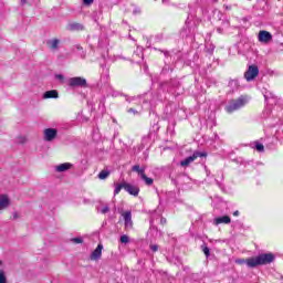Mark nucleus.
I'll list each match as a JSON object with an SVG mask.
<instances>
[{
    "mask_svg": "<svg viewBox=\"0 0 283 283\" xmlns=\"http://www.w3.org/2000/svg\"><path fill=\"white\" fill-rule=\"evenodd\" d=\"M259 74L260 69L258 67V65L253 64L248 67L247 72L244 73V78L245 81L251 82L258 78Z\"/></svg>",
    "mask_w": 283,
    "mask_h": 283,
    "instance_id": "3",
    "label": "nucleus"
},
{
    "mask_svg": "<svg viewBox=\"0 0 283 283\" xmlns=\"http://www.w3.org/2000/svg\"><path fill=\"white\" fill-rule=\"evenodd\" d=\"M70 87H87V80L84 77H71L69 80Z\"/></svg>",
    "mask_w": 283,
    "mask_h": 283,
    "instance_id": "5",
    "label": "nucleus"
},
{
    "mask_svg": "<svg viewBox=\"0 0 283 283\" xmlns=\"http://www.w3.org/2000/svg\"><path fill=\"white\" fill-rule=\"evenodd\" d=\"M109 212V207H104L103 209H102V213H108Z\"/></svg>",
    "mask_w": 283,
    "mask_h": 283,
    "instance_id": "28",
    "label": "nucleus"
},
{
    "mask_svg": "<svg viewBox=\"0 0 283 283\" xmlns=\"http://www.w3.org/2000/svg\"><path fill=\"white\" fill-rule=\"evenodd\" d=\"M56 171L57 172H63V171H67L70 169H72V164L71 163H64V164H61L59 166H56Z\"/></svg>",
    "mask_w": 283,
    "mask_h": 283,
    "instance_id": "14",
    "label": "nucleus"
},
{
    "mask_svg": "<svg viewBox=\"0 0 283 283\" xmlns=\"http://www.w3.org/2000/svg\"><path fill=\"white\" fill-rule=\"evenodd\" d=\"M244 105H247V98L244 96H240L239 98L231 99L229 102V105L226 106V112L228 114H233V112H238V109H241Z\"/></svg>",
    "mask_w": 283,
    "mask_h": 283,
    "instance_id": "2",
    "label": "nucleus"
},
{
    "mask_svg": "<svg viewBox=\"0 0 283 283\" xmlns=\"http://www.w3.org/2000/svg\"><path fill=\"white\" fill-rule=\"evenodd\" d=\"M233 216H240V211H238V210L234 211V212H233Z\"/></svg>",
    "mask_w": 283,
    "mask_h": 283,
    "instance_id": "31",
    "label": "nucleus"
},
{
    "mask_svg": "<svg viewBox=\"0 0 283 283\" xmlns=\"http://www.w3.org/2000/svg\"><path fill=\"white\" fill-rule=\"evenodd\" d=\"M198 158H207V153L195 151L191 156L184 159L180 165L181 167H189V165H191L193 160H198Z\"/></svg>",
    "mask_w": 283,
    "mask_h": 283,
    "instance_id": "4",
    "label": "nucleus"
},
{
    "mask_svg": "<svg viewBox=\"0 0 283 283\" xmlns=\"http://www.w3.org/2000/svg\"><path fill=\"white\" fill-rule=\"evenodd\" d=\"M8 207H10V198H8V195H0V211L8 209Z\"/></svg>",
    "mask_w": 283,
    "mask_h": 283,
    "instance_id": "12",
    "label": "nucleus"
},
{
    "mask_svg": "<svg viewBox=\"0 0 283 283\" xmlns=\"http://www.w3.org/2000/svg\"><path fill=\"white\" fill-rule=\"evenodd\" d=\"M57 134H59V130H56V128H45L44 140H46L48 143H52V140L56 138Z\"/></svg>",
    "mask_w": 283,
    "mask_h": 283,
    "instance_id": "9",
    "label": "nucleus"
},
{
    "mask_svg": "<svg viewBox=\"0 0 283 283\" xmlns=\"http://www.w3.org/2000/svg\"><path fill=\"white\" fill-rule=\"evenodd\" d=\"M44 98H59V91L56 90H51V91H46L44 93Z\"/></svg>",
    "mask_w": 283,
    "mask_h": 283,
    "instance_id": "15",
    "label": "nucleus"
},
{
    "mask_svg": "<svg viewBox=\"0 0 283 283\" xmlns=\"http://www.w3.org/2000/svg\"><path fill=\"white\" fill-rule=\"evenodd\" d=\"M202 252L205 253L206 258H209V255H211V250L207 245L202 247Z\"/></svg>",
    "mask_w": 283,
    "mask_h": 283,
    "instance_id": "23",
    "label": "nucleus"
},
{
    "mask_svg": "<svg viewBox=\"0 0 283 283\" xmlns=\"http://www.w3.org/2000/svg\"><path fill=\"white\" fill-rule=\"evenodd\" d=\"M150 249L154 253H156V251H158V245H150Z\"/></svg>",
    "mask_w": 283,
    "mask_h": 283,
    "instance_id": "29",
    "label": "nucleus"
},
{
    "mask_svg": "<svg viewBox=\"0 0 283 283\" xmlns=\"http://www.w3.org/2000/svg\"><path fill=\"white\" fill-rule=\"evenodd\" d=\"M122 244H127L129 242V237L127 234H124L120 237Z\"/></svg>",
    "mask_w": 283,
    "mask_h": 283,
    "instance_id": "24",
    "label": "nucleus"
},
{
    "mask_svg": "<svg viewBox=\"0 0 283 283\" xmlns=\"http://www.w3.org/2000/svg\"><path fill=\"white\" fill-rule=\"evenodd\" d=\"M84 6H92L94 3V0H83Z\"/></svg>",
    "mask_w": 283,
    "mask_h": 283,
    "instance_id": "27",
    "label": "nucleus"
},
{
    "mask_svg": "<svg viewBox=\"0 0 283 283\" xmlns=\"http://www.w3.org/2000/svg\"><path fill=\"white\" fill-rule=\"evenodd\" d=\"M13 218H19V214L15 212V213L13 214Z\"/></svg>",
    "mask_w": 283,
    "mask_h": 283,
    "instance_id": "33",
    "label": "nucleus"
},
{
    "mask_svg": "<svg viewBox=\"0 0 283 283\" xmlns=\"http://www.w3.org/2000/svg\"><path fill=\"white\" fill-rule=\"evenodd\" d=\"M72 242H74L75 244H83V239L82 238H73Z\"/></svg>",
    "mask_w": 283,
    "mask_h": 283,
    "instance_id": "25",
    "label": "nucleus"
},
{
    "mask_svg": "<svg viewBox=\"0 0 283 283\" xmlns=\"http://www.w3.org/2000/svg\"><path fill=\"white\" fill-rule=\"evenodd\" d=\"M0 283H8V277L6 276V271L0 270Z\"/></svg>",
    "mask_w": 283,
    "mask_h": 283,
    "instance_id": "22",
    "label": "nucleus"
},
{
    "mask_svg": "<svg viewBox=\"0 0 283 283\" xmlns=\"http://www.w3.org/2000/svg\"><path fill=\"white\" fill-rule=\"evenodd\" d=\"M140 178L142 180H144L145 185H147L148 187H150V185H154V179L147 177V174L144 172V176Z\"/></svg>",
    "mask_w": 283,
    "mask_h": 283,
    "instance_id": "19",
    "label": "nucleus"
},
{
    "mask_svg": "<svg viewBox=\"0 0 283 283\" xmlns=\"http://www.w3.org/2000/svg\"><path fill=\"white\" fill-rule=\"evenodd\" d=\"M22 6H24V3H28V0H21Z\"/></svg>",
    "mask_w": 283,
    "mask_h": 283,
    "instance_id": "32",
    "label": "nucleus"
},
{
    "mask_svg": "<svg viewBox=\"0 0 283 283\" xmlns=\"http://www.w3.org/2000/svg\"><path fill=\"white\" fill-rule=\"evenodd\" d=\"M132 171H135V174H138L140 178L145 175V168H140V165L133 166Z\"/></svg>",
    "mask_w": 283,
    "mask_h": 283,
    "instance_id": "17",
    "label": "nucleus"
},
{
    "mask_svg": "<svg viewBox=\"0 0 283 283\" xmlns=\"http://www.w3.org/2000/svg\"><path fill=\"white\" fill-rule=\"evenodd\" d=\"M67 30H70L71 32H81L83 30H85V27H83V24L77 23V22H73L67 24Z\"/></svg>",
    "mask_w": 283,
    "mask_h": 283,
    "instance_id": "11",
    "label": "nucleus"
},
{
    "mask_svg": "<svg viewBox=\"0 0 283 283\" xmlns=\"http://www.w3.org/2000/svg\"><path fill=\"white\" fill-rule=\"evenodd\" d=\"M0 264H1V261H0Z\"/></svg>",
    "mask_w": 283,
    "mask_h": 283,
    "instance_id": "34",
    "label": "nucleus"
},
{
    "mask_svg": "<svg viewBox=\"0 0 283 283\" xmlns=\"http://www.w3.org/2000/svg\"><path fill=\"white\" fill-rule=\"evenodd\" d=\"M59 39H53L51 41L48 42V46L51 49V50H56L59 48Z\"/></svg>",
    "mask_w": 283,
    "mask_h": 283,
    "instance_id": "18",
    "label": "nucleus"
},
{
    "mask_svg": "<svg viewBox=\"0 0 283 283\" xmlns=\"http://www.w3.org/2000/svg\"><path fill=\"white\" fill-rule=\"evenodd\" d=\"M56 78H59L60 81H63V78H65L62 74L56 75Z\"/></svg>",
    "mask_w": 283,
    "mask_h": 283,
    "instance_id": "30",
    "label": "nucleus"
},
{
    "mask_svg": "<svg viewBox=\"0 0 283 283\" xmlns=\"http://www.w3.org/2000/svg\"><path fill=\"white\" fill-rule=\"evenodd\" d=\"M109 170H102L99 174H98V178L99 180H106V178H109Z\"/></svg>",
    "mask_w": 283,
    "mask_h": 283,
    "instance_id": "20",
    "label": "nucleus"
},
{
    "mask_svg": "<svg viewBox=\"0 0 283 283\" xmlns=\"http://www.w3.org/2000/svg\"><path fill=\"white\" fill-rule=\"evenodd\" d=\"M122 189H125V181L122 182V184H118V185L115 187L114 196H118V193H120V190H122Z\"/></svg>",
    "mask_w": 283,
    "mask_h": 283,
    "instance_id": "21",
    "label": "nucleus"
},
{
    "mask_svg": "<svg viewBox=\"0 0 283 283\" xmlns=\"http://www.w3.org/2000/svg\"><path fill=\"white\" fill-rule=\"evenodd\" d=\"M214 224H231V217L223 216L214 219Z\"/></svg>",
    "mask_w": 283,
    "mask_h": 283,
    "instance_id": "13",
    "label": "nucleus"
},
{
    "mask_svg": "<svg viewBox=\"0 0 283 283\" xmlns=\"http://www.w3.org/2000/svg\"><path fill=\"white\" fill-rule=\"evenodd\" d=\"M124 190L127 191V193H129V196H135L137 197L140 193V188H138V186H134L129 182H125L124 181Z\"/></svg>",
    "mask_w": 283,
    "mask_h": 283,
    "instance_id": "7",
    "label": "nucleus"
},
{
    "mask_svg": "<svg viewBox=\"0 0 283 283\" xmlns=\"http://www.w3.org/2000/svg\"><path fill=\"white\" fill-rule=\"evenodd\" d=\"M256 151H264V145L258 144L256 145Z\"/></svg>",
    "mask_w": 283,
    "mask_h": 283,
    "instance_id": "26",
    "label": "nucleus"
},
{
    "mask_svg": "<svg viewBox=\"0 0 283 283\" xmlns=\"http://www.w3.org/2000/svg\"><path fill=\"white\" fill-rule=\"evenodd\" d=\"M258 41L260 43H271V41H273V34H271V32L266 31V30H261L259 31L258 34Z\"/></svg>",
    "mask_w": 283,
    "mask_h": 283,
    "instance_id": "6",
    "label": "nucleus"
},
{
    "mask_svg": "<svg viewBox=\"0 0 283 283\" xmlns=\"http://www.w3.org/2000/svg\"><path fill=\"white\" fill-rule=\"evenodd\" d=\"M125 222V229H133L134 221H132V211H125L122 213Z\"/></svg>",
    "mask_w": 283,
    "mask_h": 283,
    "instance_id": "10",
    "label": "nucleus"
},
{
    "mask_svg": "<svg viewBox=\"0 0 283 283\" xmlns=\"http://www.w3.org/2000/svg\"><path fill=\"white\" fill-rule=\"evenodd\" d=\"M250 260H253V256L248 258V259H237L235 264H239L240 266H242V264H247V266H249V269H253V266L249 263Z\"/></svg>",
    "mask_w": 283,
    "mask_h": 283,
    "instance_id": "16",
    "label": "nucleus"
},
{
    "mask_svg": "<svg viewBox=\"0 0 283 283\" xmlns=\"http://www.w3.org/2000/svg\"><path fill=\"white\" fill-rule=\"evenodd\" d=\"M102 255H103V244L99 243V244L96 247V249L91 253L90 260H91L92 262H98V260H101Z\"/></svg>",
    "mask_w": 283,
    "mask_h": 283,
    "instance_id": "8",
    "label": "nucleus"
},
{
    "mask_svg": "<svg viewBox=\"0 0 283 283\" xmlns=\"http://www.w3.org/2000/svg\"><path fill=\"white\" fill-rule=\"evenodd\" d=\"M272 262H275V254L270 252L259 254L258 256H252V260L249 261V264L255 269V266H265Z\"/></svg>",
    "mask_w": 283,
    "mask_h": 283,
    "instance_id": "1",
    "label": "nucleus"
}]
</instances>
